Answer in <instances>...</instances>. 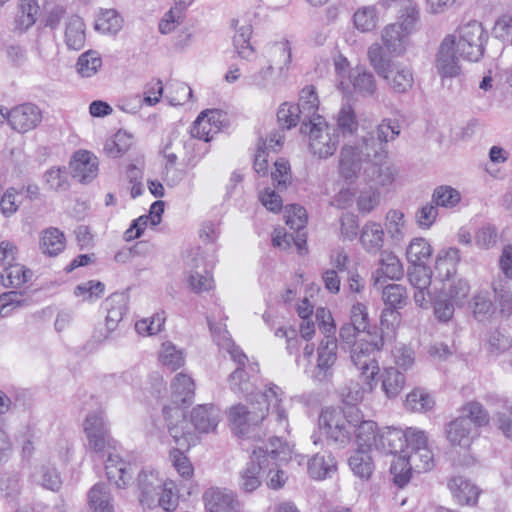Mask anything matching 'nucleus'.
I'll use <instances>...</instances> for the list:
<instances>
[{"mask_svg": "<svg viewBox=\"0 0 512 512\" xmlns=\"http://www.w3.org/2000/svg\"><path fill=\"white\" fill-rule=\"evenodd\" d=\"M259 65V69L247 75L245 81L247 85L265 89L272 83L276 68L267 60L265 62L260 60Z\"/></svg>", "mask_w": 512, "mask_h": 512, "instance_id": "53", "label": "nucleus"}, {"mask_svg": "<svg viewBox=\"0 0 512 512\" xmlns=\"http://www.w3.org/2000/svg\"><path fill=\"white\" fill-rule=\"evenodd\" d=\"M385 230L393 243L399 244L406 234L405 215L398 209H390L385 216Z\"/></svg>", "mask_w": 512, "mask_h": 512, "instance_id": "41", "label": "nucleus"}, {"mask_svg": "<svg viewBox=\"0 0 512 512\" xmlns=\"http://www.w3.org/2000/svg\"><path fill=\"white\" fill-rule=\"evenodd\" d=\"M107 315L105 318L106 328L109 332L114 331L126 313V301L123 295H111L105 301Z\"/></svg>", "mask_w": 512, "mask_h": 512, "instance_id": "39", "label": "nucleus"}, {"mask_svg": "<svg viewBox=\"0 0 512 512\" xmlns=\"http://www.w3.org/2000/svg\"><path fill=\"white\" fill-rule=\"evenodd\" d=\"M139 503L148 509L157 507L166 512L176 510L178 491L172 480H164L154 470H142L137 478Z\"/></svg>", "mask_w": 512, "mask_h": 512, "instance_id": "4", "label": "nucleus"}, {"mask_svg": "<svg viewBox=\"0 0 512 512\" xmlns=\"http://www.w3.org/2000/svg\"><path fill=\"white\" fill-rule=\"evenodd\" d=\"M283 391L270 384L263 392L256 394L249 406L236 404L228 411V420L240 436H246L252 426H257L270 413L278 424V432L289 433V423L286 408L283 406Z\"/></svg>", "mask_w": 512, "mask_h": 512, "instance_id": "1", "label": "nucleus"}, {"mask_svg": "<svg viewBox=\"0 0 512 512\" xmlns=\"http://www.w3.org/2000/svg\"><path fill=\"white\" fill-rule=\"evenodd\" d=\"M431 255L432 247L422 237L412 239L406 249V258L413 266H424Z\"/></svg>", "mask_w": 512, "mask_h": 512, "instance_id": "42", "label": "nucleus"}, {"mask_svg": "<svg viewBox=\"0 0 512 512\" xmlns=\"http://www.w3.org/2000/svg\"><path fill=\"white\" fill-rule=\"evenodd\" d=\"M353 433L356 436V441L360 449H376V444H378V436L380 434L377 428V424L371 420H363V415L361 412L360 421L357 423V425H355Z\"/></svg>", "mask_w": 512, "mask_h": 512, "instance_id": "30", "label": "nucleus"}, {"mask_svg": "<svg viewBox=\"0 0 512 512\" xmlns=\"http://www.w3.org/2000/svg\"><path fill=\"white\" fill-rule=\"evenodd\" d=\"M32 277V271L25 266L14 263L4 268L1 280L5 287L18 288L28 282Z\"/></svg>", "mask_w": 512, "mask_h": 512, "instance_id": "47", "label": "nucleus"}, {"mask_svg": "<svg viewBox=\"0 0 512 512\" xmlns=\"http://www.w3.org/2000/svg\"><path fill=\"white\" fill-rule=\"evenodd\" d=\"M84 432L88 440V448L102 454L114 448L108 425L102 412L89 413L84 422Z\"/></svg>", "mask_w": 512, "mask_h": 512, "instance_id": "12", "label": "nucleus"}, {"mask_svg": "<svg viewBox=\"0 0 512 512\" xmlns=\"http://www.w3.org/2000/svg\"><path fill=\"white\" fill-rule=\"evenodd\" d=\"M70 168L74 179L82 183H89L98 174L97 157L86 150L77 151L70 161Z\"/></svg>", "mask_w": 512, "mask_h": 512, "instance_id": "18", "label": "nucleus"}, {"mask_svg": "<svg viewBox=\"0 0 512 512\" xmlns=\"http://www.w3.org/2000/svg\"><path fill=\"white\" fill-rule=\"evenodd\" d=\"M376 385L374 379H366L359 377L358 381H350V383L343 389L342 397L346 406H356L361 402L365 394L370 393Z\"/></svg>", "mask_w": 512, "mask_h": 512, "instance_id": "31", "label": "nucleus"}, {"mask_svg": "<svg viewBox=\"0 0 512 512\" xmlns=\"http://www.w3.org/2000/svg\"><path fill=\"white\" fill-rule=\"evenodd\" d=\"M39 12L37 0H19V12L16 16V27L25 31L36 22V16Z\"/></svg>", "mask_w": 512, "mask_h": 512, "instance_id": "50", "label": "nucleus"}, {"mask_svg": "<svg viewBox=\"0 0 512 512\" xmlns=\"http://www.w3.org/2000/svg\"><path fill=\"white\" fill-rule=\"evenodd\" d=\"M221 114L217 110H206L199 114L191 127V136L205 142L213 139L219 132V118Z\"/></svg>", "mask_w": 512, "mask_h": 512, "instance_id": "20", "label": "nucleus"}, {"mask_svg": "<svg viewBox=\"0 0 512 512\" xmlns=\"http://www.w3.org/2000/svg\"><path fill=\"white\" fill-rule=\"evenodd\" d=\"M383 345L382 333L376 327L354 343L351 347L350 357L353 364L360 371L359 377L374 379L379 373L380 368L376 356Z\"/></svg>", "mask_w": 512, "mask_h": 512, "instance_id": "7", "label": "nucleus"}, {"mask_svg": "<svg viewBox=\"0 0 512 512\" xmlns=\"http://www.w3.org/2000/svg\"><path fill=\"white\" fill-rule=\"evenodd\" d=\"M374 133L362 138V147L373 152L372 178L381 186L389 185L395 178V170L385 162L384 145L400 134V125L396 120L384 119Z\"/></svg>", "mask_w": 512, "mask_h": 512, "instance_id": "3", "label": "nucleus"}, {"mask_svg": "<svg viewBox=\"0 0 512 512\" xmlns=\"http://www.w3.org/2000/svg\"><path fill=\"white\" fill-rule=\"evenodd\" d=\"M460 262V251L455 247L441 250L436 258L435 271L442 280H449L456 274L457 265Z\"/></svg>", "mask_w": 512, "mask_h": 512, "instance_id": "26", "label": "nucleus"}, {"mask_svg": "<svg viewBox=\"0 0 512 512\" xmlns=\"http://www.w3.org/2000/svg\"><path fill=\"white\" fill-rule=\"evenodd\" d=\"M164 312L155 313L152 317L144 318L136 322L135 329L139 335L152 336L162 331L165 323Z\"/></svg>", "mask_w": 512, "mask_h": 512, "instance_id": "63", "label": "nucleus"}, {"mask_svg": "<svg viewBox=\"0 0 512 512\" xmlns=\"http://www.w3.org/2000/svg\"><path fill=\"white\" fill-rule=\"evenodd\" d=\"M470 293V285L465 279H457L453 280L449 287L447 288V292H445V296L449 298L457 307H463L467 303V299Z\"/></svg>", "mask_w": 512, "mask_h": 512, "instance_id": "64", "label": "nucleus"}, {"mask_svg": "<svg viewBox=\"0 0 512 512\" xmlns=\"http://www.w3.org/2000/svg\"><path fill=\"white\" fill-rule=\"evenodd\" d=\"M337 129L343 136L352 135L357 131L358 121L351 105L345 104L341 107L337 116Z\"/></svg>", "mask_w": 512, "mask_h": 512, "instance_id": "62", "label": "nucleus"}, {"mask_svg": "<svg viewBox=\"0 0 512 512\" xmlns=\"http://www.w3.org/2000/svg\"><path fill=\"white\" fill-rule=\"evenodd\" d=\"M434 406L433 398L423 390L417 389L406 397L405 407L412 412H426Z\"/></svg>", "mask_w": 512, "mask_h": 512, "instance_id": "60", "label": "nucleus"}, {"mask_svg": "<svg viewBox=\"0 0 512 512\" xmlns=\"http://www.w3.org/2000/svg\"><path fill=\"white\" fill-rule=\"evenodd\" d=\"M9 126L18 133H27L37 128L42 122L41 109L33 103L17 105L6 113Z\"/></svg>", "mask_w": 512, "mask_h": 512, "instance_id": "16", "label": "nucleus"}, {"mask_svg": "<svg viewBox=\"0 0 512 512\" xmlns=\"http://www.w3.org/2000/svg\"><path fill=\"white\" fill-rule=\"evenodd\" d=\"M368 59L370 65L373 67L375 72L381 77V78H389V72L391 71V68L395 65L391 61L390 58H388L381 45L378 43L372 44L368 48Z\"/></svg>", "mask_w": 512, "mask_h": 512, "instance_id": "46", "label": "nucleus"}, {"mask_svg": "<svg viewBox=\"0 0 512 512\" xmlns=\"http://www.w3.org/2000/svg\"><path fill=\"white\" fill-rule=\"evenodd\" d=\"M368 449H358L349 458L348 464L353 473L363 479H368L374 469L372 457Z\"/></svg>", "mask_w": 512, "mask_h": 512, "instance_id": "45", "label": "nucleus"}, {"mask_svg": "<svg viewBox=\"0 0 512 512\" xmlns=\"http://www.w3.org/2000/svg\"><path fill=\"white\" fill-rule=\"evenodd\" d=\"M203 263L204 259L200 254H196L187 263L188 267L191 269L188 283L191 290L195 293L208 291L212 288L213 279L209 272L206 269L198 270Z\"/></svg>", "mask_w": 512, "mask_h": 512, "instance_id": "25", "label": "nucleus"}, {"mask_svg": "<svg viewBox=\"0 0 512 512\" xmlns=\"http://www.w3.org/2000/svg\"><path fill=\"white\" fill-rule=\"evenodd\" d=\"M489 423V414L478 402L463 407L462 415L451 421L446 428L447 439L452 445L468 448L476 438L478 428Z\"/></svg>", "mask_w": 512, "mask_h": 512, "instance_id": "5", "label": "nucleus"}, {"mask_svg": "<svg viewBox=\"0 0 512 512\" xmlns=\"http://www.w3.org/2000/svg\"><path fill=\"white\" fill-rule=\"evenodd\" d=\"M408 34L399 24H390L382 33V41L391 53L401 54L404 51L405 39Z\"/></svg>", "mask_w": 512, "mask_h": 512, "instance_id": "44", "label": "nucleus"}, {"mask_svg": "<svg viewBox=\"0 0 512 512\" xmlns=\"http://www.w3.org/2000/svg\"><path fill=\"white\" fill-rule=\"evenodd\" d=\"M277 122L282 130H289L295 127L299 122H301L302 125L303 116L299 113L298 107L285 102L280 105L277 111Z\"/></svg>", "mask_w": 512, "mask_h": 512, "instance_id": "56", "label": "nucleus"}, {"mask_svg": "<svg viewBox=\"0 0 512 512\" xmlns=\"http://www.w3.org/2000/svg\"><path fill=\"white\" fill-rule=\"evenodd\" d=\"M265 57L267 62L278 69L279 73H282L284 69H288V65L291 62V48L289 42L282 40L267 46Z\"/></svg>", "mask_w": 512, "mask_h": 512, "instance_id": "34", "label": "nucleus"}, {"mask_svg": "<svg viewBox=\"0 0 512 512\" xmlns=\"http://www.w3.org/2000/svg\"><path fill=\"white\" fill-rule=\"evenodd\" d=\"M406 430L398 428H386L380 431L376 450L384 454H405Z\"/></svg>", "mask_w": 512, "mask_h": 512, "instance_id": "23", "label": "nucleus"}, {"mask_svg": "<svg viewBox=\"0 0 512 512\" xmlns=\"http://www.w3.org/2000/svg\"><path fill=\"white\" fill-rule=\"evenodd\" d=\"M363 248L371 254L379 252L384 244V229L380 223L368 221L360 233Z\"/></svg>", "mask_w": 512, "mask_h": 512, "instance_id": "27", "label": "nucleus"}, {"mask_svg": "<svg viewBox=\"0 0 512 512\" xmlns=\"http://www.w3.org/2000/svg\"><path fill=\"white\" fill-rule=\"evenodd\" d=\"M86 40L85 24L79 16H71L66 24L65 42L70 50H80Z\"/></svg>", "mask_w": 512, "mask_h": 512, "instance_id": "40", "label": "nucleus"}, {"mask_svg": "<svg viewBox=\"0 0 512 512\" xmlns=\"http://www.w3.org/2000/svg\"><path fill=\"white\" fill-rule=\"evenodd\" d=\"M207 512H239L241 502L236 493L227 488L211 487L203 494Z\"/></svg>", "mask_w": 512, "mask_h": 512, "instance_id": "17", "label": "nucleus"}, {"mask_svg": "<svg viewBox=\"0 0 512 512\" xmlns=\"http://www.w3.org/2000/svg\"><path fill=\"white\" fill-rule=\"evenodd\" d=\"M285 219L286 224L290 227V229L298 232L295 244L300 250L302 248V245L306 243V240L304 238L305 234L300 233L301 230H303L307 224V213L305 208L296 204L286 206Z\"/></svg>", "mask_w": 512, "mask_h": 512, "instance_id": "37", "label": "nucleus"}, {"mask_svg": "<svg viewBox=\"0 0 512 512\" xmlns=\"http://www.w3.org/2000/svg\"><path fill=\"white\" fill-rule=\"evenodd\" d=\"M292 448L281 437H273L265 446L253 450L251 461L240 472V488L245 492L255 491L261 484L260 472L269 467V458L278 462H288L291 459Z\"/></svg>", "mask_w": 512, "mask_h": 512, "instance_id": "2", "label": "nucleus"}, {"mask_svg": "<svg viewBox=\"0 0 512 512\" xmlns=\"http://www.w3.org/2000/svg\"><path fill=\"white\" fill-rule=\"evenodd\" d=\"M354 90L363 96H372L376 91L374 75L364 68H356L349 74Z\"/></svg>", "mask_w": 512, "mask_h": 512, "instance_id": "43", "label": "nucleus"}, {"mask_svg": "<svg viewBox=\"0 0 512 512\" xmlns=\"http://www.w3.org/2000/svg\"><path fill=\"white\" fill-rule=\"evenodd\" d=\"M192 97V89L184 82L174 81L167 86L165 98L173 106L183 105Z\"/></svg>", "mask_w": 512, "mask_h": 512, "instance_id": "61", "label": "nucleus"}, {"mask_svg": "<svg viewBox=\"0 0 512 512\" xmlns=\"http://www.w3.org/2000/svg\"><path fill=\"white\" fill-rule=\"evenodd\" d=\"M159 358L162 364L169 369L175 371L184 365L185 357L182 350L176 348L171 342H164L162 344Z\"/></svg>", "mask_w": 512, "mask_h": 512, "instance_id": "59", "label": "nucleus"}, {"mask_svg": "<svg viewBox=\"0 0 512 512\" xmlns=\"http://www.w3.org/2000/svg\"><path fill=\"white\" fill-rule=\"evenodd\" d=\"M252 25L245 23L239 26L234 35L233 43L238 55L249 60L254 55V48L250 44Z\"/></svg>", "mask_w": 512, "mask_h": 512, "instance_id": "52", "label": "nucleus"}, {"mask_svg": "<svg viewBox=\"0 0 512 512\" xmlns=\"http://www.w3.org/2000/svg\"><path fill=\"white\" fill-rule=\"evenodd\" d=\"M108 458L105 461V470L107 478L118 488H125L132 479L133 470L130 463L123 460L109 450Z\"/></svg>", "mask_w": 512, "mask_h": 512, "instance_id": "19", "label": "nucleus"}, {"mask_svg": "<svg viewBox=\"0 0 512 512\" xmlns=\"http://www.w3.org/2000/svg\"><path fill=\"white\" fill-rule=\"evenodd\" d=\"M220 421V410L212 404L198 405L191 412V424L199 433L215 431Z\"/></svg>", "mask_w": 512, "mask_h": 512, "instance_id": "21", "label": "nucleus"}, {"mask_svg": "<svg viewBox=\"0 0 512 512\" xmlns=\"http://www.w3.org/2000/svg\"><path fill=\"white\" fill-rule=\"evenodd\" d=\"M171 390L174 403L189 404L194 397L195 384L189 375L179 373L171 383Z\"/></svg>", "mask_w": 512, "mask_h": 512, "instance_id": "38", "label": "nucleus"}, {"mask_svg": "<svg viewBox=\"0 0 512 512\" xmlns=\"http://www.w3.org/2000/svg\"><path fill=\"white\" fill-rule=\"evenodd\" d=\"M363 163H366V166L364 167V174L366 177L377 183V179L371 177L373 152L362 147V140L356 145L345 144L341 148L338 170L340 176L345 181L349 183L355 182L362 169Z\"/></svg>", "mask_w": 512, "mask_h": 512, "instance_id": "8", "label": "nucleus"}, {"mask_svg": "<svg viewBox=\"0 0 512 512\" xmlns=\"http://www.w3.org/2000/svg\"><path fill=\"white\" fill-rule=\"evenodd\" d=\"M271 177L275 188L279 191H285L292 182L291 167L285 158H279L274 163V170Z\"/></svg>", "mask_w": 512, "mask_h": 512, "instance_id": "57", "label": "nucleus"}, {"mask_svg": "<svg viewBox=\"0 0 512 512\" xmlns=\"http://www.w3.org/2000/svg\"><path fill=\"white\" fill-rule=\"evenodd\" d=\"M383 79L395 93L399 94L407 93L414 83L412 71L401 64H395L389 72V78Z\"/></svg>", "mask_w": 512, "mask_h": 512, "instance_id": "36", "label": "nucleus"}, {"mask_svg": "<svg viewBox=\"0 0 512 512\" xmlns=\"http://www.w3.org/2000/svg\"><path fill=\"white\" fill-rule=\"evenodd\" d=\"M300 130L309 135V148L320 159H327L335 153L339 144L337 129L329 126L322 117H318L316 122H304Z\"/></svg>", "mask_w": 512, "mask_h": 512, "instance_id": "10", "label": "nucleus"}, {"mask_svg": "<svg viewBox=\"0 0 512 512\" xmlns=\"http://www.w3.org/2000/svg\"><path fill=\"white\" fill-rule=\"evenodd\" d=\"M102 66V58L97 51L88 50L82 53L76 63V71L81 77L95 75Z\"/></svg>", "mask_w": 512, "mask_h": 512, "instance_id": "51", "label": "nucleus"}, {"mask_svg": "<svg viewBox=\"0 0 512 512\" xmlns=\"http://www.w3.org/2000/svg\"><path fill=\"white\" fill-rule=\"evenodd\" d=\"M360 421V409L357 406L344 408L328 407L322 410L319 425L329 441L345 446L351 440L355 425Z\"/></svg>", "mask_w": 512, "mask_h": 512, "instance_id": "6", "label": "nucleus"}, {"mask_svg": "<svg viewBox=\"0 0 512 512\" xmlns=\"http://www.w3.org/2000/svg\"><path fill=\"white\" fill-rule=\"evenodd\" d=\"M382 299L386 306L391 309H401L406 305V288L400 284H388L382 287Z\"/></svg>", "mask_w": 512, "mask_h": 512, "instance_id": "55", "label": "nucleus"}, {"mask_svg": "<svg viewBox=\"0 0 512 512\" xmlns=\"http://www.w3.org/2000/svg\"><path fill=\"white\" fill-rule=\"evenodd\" d=\"M379 263L380 267L377 269L374 279L375 287H382L384 278L390 280H400L403 277V265L400 259L394 253L382 251Z\"/></svg>", "mask_w": 512, "mask_h": 512, "instance_id": "22", "label": "nucleus"}, {"mask_svg": "<svg viewBox=\"0 0 512 512\" xmlns=\"http://www.w3.org/2000/svg\"><path fill=\"white\" fill-rule=\"evenodd\" d=\"M405 454L416 466L417 472L430 471L435 466L434 453L425 431L415 427L406 429Z\"/></svg>", "mask_w": 512, "mask_h": 512, "instance_id": "11", "label": "nucleus"}, {"mask_svg": "<svg viewBox=\"0 0 512 512\" xmlns=\"http://www.w3.org/2000/svg\"><path fill=\"white\" fill-rule=\"evenodd\" d=\"M192 2L193 0H174V5L165 13L159 23V31L162 34H168L180 25L184 21L186 10Z\"/></svg>", "mask_w": 512, "mask_h": 512, "instance_id": "33", "label": "nucleus"}, {"mask_svg": "<svg viewBox=\"0 0 512 512\" xmlns=\"http://www.w3.org/2000/svg\"><path fill=\"white\" fill-rule=\"evenodd\" d=\"M336 337L323 338L317 349V363L311 377L318 382L328 381L333 376V367L337 361Z\"/></svg>", "mask_w": 512, "mask_h": 512, "instance_id": "15", "label": "nucleus"}, {"mask_svg": "<svg viewBox=\"0 0 512 512\" xmlns=\"http://www.w3.org/2000/svg\"><path fill=\"white\" fill-rule=\"evenodd\" d=\"M123 19L114 9H103L95 20V29L104 34H116L122 28Z\"/></svg>", "mask_w": 512, "mask_h": 512, "instance_id": "48", "label": "nucleus"}, {"mask_svg": "<svg viewBox=\"0 0 512 512\" xmlns=\"http://www.w3.org/2000/svg\"><path fill=\"white\" fill-rule=\"evenodd\" d=\"M337 462L331 453H317L308 461V473L314 479H324L336 470Z\"/></svg>", "mask_w": 512, "mask_h": 512, "instance_id": "35", "label": "nucleus"}, {"mask_svg": "<svg viewBox=\"0 0 512 512\" xmlns=\"http://www.w3.org/2000/svg\"><path fill=\"white\" fill-rule=\"evenodd\" d=\"M455 34L447 35L441 42L436 55V69L443 78H453L460 74L461 66L456 46Z\"/></svg>", "mask_w": 512, "mask_h": 512, "instance_id": "14", "label": "nucleus"}, {"mask_svg": "<svg viewBox=\"0 0 512 512\" xmlns=\"http://www.w3.org/2000/svg\"><path fill=\"white\" fill-rule=\"evenodd\" d=\"M413 469L416 471V466L410 461V457L406 454L399 455L390 467L394 483L404 487L409 482Z\"/></svg>", "mask_w": 512, "mask_h": 512, "instance_id": "49", "label": "nucleus"}, {"mask_svg": "<svg viewBox=\"0 0 512 512\" xmlns=\"http://www.w3.org/2000/svg\"><path fill=\"white\" fill-rule=\"evenodd\" d=\"M299 108V113L303 116V123L316 122L319 107V100L313 86H306L300 92L299 103L295 105Z\"/></svg>", "mask_w": 512, "mask_h": 512, "instance_id": "32", "label": "nucleus"}, {"mask_svg": "<svg viewBox=\"0 0 512 512\" xmlns=\"http://www.w3.org/2000/svg\"><path fill=\"white\" fill-rule=\"evenodd\" d=\"M460 200V193L451 186H438L432 193V202L437 207L453 208L460 202Z\"/></svg>", "mask_w": 512, "mask_h": 512, "instance_id": "58", "label": "nucleus"}, {"mask_svg": "<svg viewBox=\"0 0 512 512\" xmlns=\"http://www.w3.org/2000/svg\"><path fill=\"white\" fill-rule=\"evenodd\" d=\"M405 376L394 367L386 368L382 374V387L389 398L396 397L403 389Z\"/></svg>", "mask_w": 512, "mask_h": 512, "instance_id": "54", "label": "nucleus"}, {"mask_svg": "<svg viewBox=\"0 0 512 512\" xmlns=\"http://www.w3.org/2000/svg\"><path fill=\"white\" fill-rule=\"evenodd\" d=\"M39 248L41 252L48 256H57L65 248V236L62 231L55 227L44 229L40 233Z\"/></svg>", "mask_w": 512, "mask_h": 512, "instance_id": "29", "label": "nucleus"}, {"mask_svg": "<svg viewBox=\"0 0 512 512\" xmlns=\"http://www.w3.org/2000/svg\"><path fill=\"white\" fill-rule=\"evenodd\" d=\"M89 512H113L112 497L109 487L96 483L87 494Z\"/></svg>", "mask_w": 512, "mask_h": 512, "instance_id": "28", "label": "nucleus"}, {"mask_svg": "<svg viewBox=\"0 0 512 512\" xmlns=\"http://www.w3.org/2000/svg\"><path fill=\"white\" fill-rule=\"evenodd\" d=\"M448 488L460 505H475L479 496L478 488L462 476L451 477Z\"/></svg>", "mask_w": 512, "mask_h": 512, "instance_id": "24", "label": "nucleus"}, {"mask_svg": "<svg viewBox=\"0 0 512 512\" xmlns=\"http://www.w3.org/2000/svg\"><path fill=\"white\" fill-rule=\"evenodd\" d=\"M163 416L167 422L169 434L174 439L178 449H189L197 442L196 434L190 430L189 422L179 408L164 407Z\"/></svg>", "mask_w": 512, "mask_h": 512, "instance_id": "13", "label": "nucleus"}, {"mask_svg": "<svg viewBox=\"0 0 512 512\" xmlns=\"http://www.w3.org/2000/svg\"><path fill=\"white\" fill-rule=\"evenodd\" d=\"M454 34L460 57L470 62H478L483 57L489 34L480 22L471 20L459 26Z\"/></svg>", "mask_w": 512, "mask_h": 512, "instance_id": "9", "label": "nucleus"}]
</instances>
